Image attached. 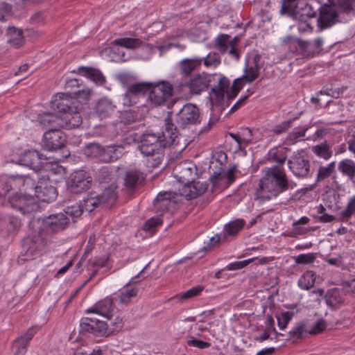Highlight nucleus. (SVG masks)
Instances as JSON below:
<instances>
[{
  "label": "nucleus",
  "instance_id": "b1692460",
  "mask_svg": "<svg viewBox=\"0 0 355 355\" xmlns=\"http://www.w3.org/2000/svg\"><path fill=\"white\" fill-rule=\"evenodd\" d=\"M42 155L37 150H28L21 157L20 161L24 166L38 171L42 168Z\"/></svg>",
  "mask_w": 355,
  "mask_h": 355
},
{
  "label": "nucleus",
  "instance_id": "e2e57ef3",
  "mask_svg": "<svg viewBox=\"0 0 355 355\" xmlns=\"http://www.w3.org/2000/svg\"><path fill=\"white\" fill-rule=\"evenodd\" d=\"M202 291V287L201 286L193 287L191 289L181 293L179 297L182 300H186L189 298L197 296Z\"/></svg>",
  "mask_w": 355,
  "mask_h": 355
},
{
  "label": "nucleus",
  "instance_id": "bb28decb",
  "mask_svg": "<svg viewBox=\"0 0 355 355\" xmlns=\"http://www.w3.org/2000/svg\"><path fill=\"white\" fill-rule=\"evenodd\" d=\"M202 59L200 58H186L181 60L178 65L180 73L184 76H189L202 64Z\"/></svg>",
  "mask_w": 355,
  "mask_h": 355
},
{
  "label": "nucleus",
  "instance_id": "3c124183",
  "mask_svg": "<svg viewBox=\"0 0 355 355\" xmlns=\"http://www.w3.org/2000/svg\"><path fill=\"white\" fill-rule=\"evenodd\" d=\"M259 69L257 67H245V73L241 76L245 83H250L259 76Z\"/></svg>",
  "mask_w": 355,
  "mask_h": 355
},
{
  "label": "nucleus",
  "instance_id": "4c0bfd02",
  "mask_svg": "<svg viewBox=\"0 0 355 355\" xmlns=\"http://www.w3.org/2000/svg\"><path fill=\"white\" fill-rule=\"evenodd\" d=\"M103 147L98 143H89L84 148V154L90 158H98L101 161Z\"/></svg>",
  "mask_w": 355,
  "mask_h": 355
},
{
  "label": "nucleus",
  "instance_id": "f8f14e48",
  "mask_svg": "<svg viewBox=\"0 0 355 355\" xmlns=\"http://www.w3.org/2000/svg\"><path fill=\"white\" fill-rule=\"evenodd\" d=\"M66 135L60 130L50 129L44 132L42 139V148L48 151H55L65 146Z\"/></svg>",
  "mask_w": 355,
  "mask_h": 355
},
{
  "label": "nucleus",
  "instance_id": "5701e85b",
  "mask_svg": "<svg viewBox=\"0 0 355 355\" xmlns=\"http://www.w3.org/2000/svg\"><path fill=\"white\" fill-rule=\"evenodd\" d=\"M67 97V98L76 101V107L82 109V105L86 104L90 99L92 90L88 87H83L81 89L75 91H69L67 93H60Z\"/></svg>",
  "mask_w": 355,
  "mask_h": 355
},
{
  "label": "nucleus",
  "instance_id": "f257e3e1",
  "mask_svg": "<svg viewBox=\"0 0 355 355\" xmlns=\"http://www.w3.org/2000/svg\"><path fill=\"white\" fill-rule=\"evenodd\" d=\"M178 136V128L173 122L172 112H168L164 119V128L162 132L159 135L144 134L138 148L144 156L148 157V163L150 166L156 168L164 159V149L173 145Z\"/></svg>",
  "mask_w": 355,
  "mask_h": 355
},
{
  "label": "nucleus",
  "instance_id": "4be33fe9",
  "mask_svg": "<svg viewBox=\"0 0 355 355\" xmlns=\"http://www.w3.org/2000/svg\"><path fill=\"white\" fill-rule=\"evenodd\" d=\"M175 193L171 192L159 193L154 200L155 207L159 211H171L175 209L177 201Z\"/></svg>",
  "mask_w": 355,
  "mask_h": 355
},
{
  "label": "nucleus",
  "instance_id": "338daca9",
  "mask_svg": "<svg viewBox=\"0 0 355 355\" xmlns=\"http://www.w3.org/2000/svg\"><path fill=\"white\" fill-rule=\"evenodd\" d=\"M187 345L199 349H206L211 346L209 342L198 340L194 337H191V339L187 341Z\"/></svg>",
  "mask_w": 355,
  "mask_h": 355
},
{
  "label": "nucleus",
  "instance_id": "6e6552de",
  "mask_svg": "<svg viewBox=\"0 0 355 355\" xmlns=\"http://www.w3.org/2000/svg\"><path fill=\"white\" fill-rule=\"evenodd\" d=\"M69 222V218L63 213L51 214L45 218L33 220V224L40 225L44 231H46L48 235L49 232H57L64 230Z\"/></svg>",
  "mask_w": 355,
  "mask_h": 355
},
{
  "label": "nucleus",
  "instance_id": "09e8293b",
  "mask_svg": "<svg viewBox=\"0 0 355 355\" xmlns=\"http://www.w3.org/2000/svg\"><path fill=\"white\" fill-rule=\"evenodd\" d=\"M208 189V184L207 182H201L200 181L191 182V189H194L195 193L189 194V200H192L198 198L203 194Z\"/></svg>",
  "mask_w": 355,
  "mask_h": 355
},
{
  "label": "nucleus",
  "instance_id": "5fc2aeb1",
  "mask_svg": "<svg viewBox=\"0 0 355 355\" xmlns=\"http://www.w3.org/2000/svg\"><path fill=\"white\" fill-rule=\"evenodd\" d=\"M37 183L35 180L28 175L25 176L24 186L23 187V193H31V196H35Z\"/></svg>",
  "mask_w": 355,
  "mask_h": 355
},
{
  "label": "nucleus",
  "instance_id": "a19ab883",
  "mask_svg": "<svg viewBox=\"0 0 355 355\" xmlns=\"http://www.w3.org/2000/svg\"><path fill=\"white\" fill-rule=\"evenodd\" d=\"M245 222L242 218L230 221L225 225L224 230L227 236H236L243 228Z\"/></svg>",
  "mask_w": 355,
  "mask_h": 355
},
{
  "label": "nucleus",
  "instance_id": "c9c22d12",
  "mask_svg": "<svg viewBox=\"0 0 355 355\" xmlns=\"http://www.w3.org/2000/svg\"><path fill=\"white\" fill-rule=\"evenodd\" d=\"M338 171L344 175L353 180L355 178V162L350 159L340 161L338 166Z\"/></svg>",
  "mask_w": 355,
  "mask_h": 355
},
{
  "label": "nucleus",
  "instance_id": "4468645a",
  "mask_svg": "<svg viewBox=\"0 0 355 355\" xmlns=\"http://www.w3.org/2000/svg\"><path fill=\"white\" fill-rule=\"evenodd\" d=\"M57 196V189L49 179L40 178L36 185L35 197L43 202H50L55 200Z\"/></svg>",
  "mask_w": 355,
  "mask_h": 355
},
{
  "label": "nucleus",
  "instance_id": "1a4fd4ad",
  "mask_svg": "<svg viewBox=\"0 0 355 355\" xmlns=\"http://www.w3.org/2000/svg\"><path fill=\"white\" fill-rule=\"evenodd\" d=\"M10 206L26 215L31 214L38 209V205L31 193H23L15 191L9 198Z\"/></svg>",
  "mask_w": 355,
  "mask_h": 355
},
{
  "label": "nucleus",
  "instance_id": "774afa93",
  "mask_svg": "<svg viewBox=\"0 0 355 355\" xmlns=\"http://www.w3.org/2000/svg\"><path fill=\"white\" fill-rule=\"evenodd\" d=\"M137 116V113L132 110L124 111L122 114L123 120L125 123H132L136 121Z\"/></svg>",
  "mask_w": 355,
  "mask_h": 355
},
{
  "label": "nucleus",
  "instance_id": "680f3d73",
  "mask_svg": "<svg viewBox=\"0 0 355 355\" xmlns=\"http://www.w3.org/2000/svg\"><path fill=\"white\" fill-rule=\"evenodd\" d=\"M12 15L11 6L5 2L0 3V21H5Z\"/></svg>",
  "mask_w": 355,
  "mask_h": 355
},
{
  "label": "nucleus",
  "instance_id": "7c9ffc66",
  "mask_svg": "<svg viewBox=\"0 0 355 355\" xmlns=\"http://www.w3.org/2000/svg\"><path fill=\"white\" fill-rule=\"evenodd\" d=\"M324 298L327 304L332 308L340 306L344 302L343 291L338 288L328 290L324 295Z\"/></svg>",
  "mask_w": 355,
  "mask_h": 355
},
{
  "label": "nucleus",
  "instance_id": "8fccbe9b",
  "mask_svg": "<svg viewBox=\"0 0 355 355\" xmlns=\"http://www.w3.org/2000/svg\"><path fill=\"white\" fill-rule=\"evenodd\" d=\"M138 291L139 289L137 288H132L121 292L119 295L120 303L128 304L133 297H135L137 295Z\"/></svg>",
  "mask_w": 355,
  "mask_h": 355
},
{
  "label": "nucleus",
  "instance_id": "cd10ccee",
  "mask_svg": "<svg viewBox=\"0 0 355 355\" xmlns=\"http://www.w3.org/2000/svg\"><path fill=\"white\" fill-rule=\"evenodd\" d=\"M336 8L347 17H352L355 15V0H328Z\"/></svg>",
  "mask_w": 355,
  "mask_h": 355
},
{
  "label": "nucleus",
  "instance_id": "c85d7f7f",
  "mask_svg": "<svg viewBox=\"0 0 355 355\" xmlns=\"http://www.w3.org/2000/svg\"><path fill=\"white\" fill-rule=\"evenodd\" d=\"M8 43L15 48L21 46L24 44V37L21 29L10 26L6 33Z\"/></svg>",
  "mask_w": 355,
  "mask_h": 355
},
{
  "label": "nucleus",
  "instance_id": "7ed1b4c3",
  "mask_svg": "<svg viewBox=\"0 0 355 355\" xmlns=\"http://www.w3.org/2000/svg\"><path fill=\"white\" fill-rule=\"evenodd\" d=\"M76 101L67 98L63 94H57L51 101V107L61 114L62 128L72 129L82 123L80 109L76 107Z\"/></svg>",
  "mask_w": 355,
  "mask_h": 355
},
{
  "label": "nucleus",
  "instance_id": "603ef678",
  "mask_svg": "<svg viewBox=\"0 0 355 355\" xmlns=\"http://www.w3.org/2000/svg\"><path fill=\"white\" fill-rule=\"evenodd\" d=\"M355 213V196H352L347 202L346 208L340 214L343 220L349 219Z\"/></svg>",
  "mask_w": 355,
  "mask_h": 355
},
{
  "label": "nucleus",
  "instance_id": "2eb2a0df",
  "mask_svg": "<svg viewBox=\"0 0 355 355\" xmlns=\"http://www.w3.org/2000/svg\"><path fill=\"white\" fill-rule=\"evenodd\" d=\"M196 173V167L191 162H183L177 164L173 171L174 178L182 184L191 183Z\"/></svg>",
  "mask_w": 355,
  "mask_h": 355
},
{
  "label": "nucleus",
  "instance_id": "393cba45",
  "mask_svg": "<svg viewBox=\"0 0 355 355\" xmlns=\"http://www.w3.org/2000/svg\"><path fill=\"white\" fill-rule=\"evenodd\" d=\"M116 106L113 102L107 98L100 99L96 104L94 112L96 114L102 119L112 115L116 110Z\"/></svg>",
  "mask_w": 355,
  "mask_h": 355
},
{
  "label": "nucleus",
  "instance_id": "ea45409f",
  "mask_svg": "<svg viewBox=\"0 0 355 355\" xmlns=\"http://www.w3.org/2000/svg\"><path fill=\"white\" fill-rule=\"evenodd\" d=\"M315 273L307 271L304 273L298 280V286L304 290H309L313 287L315 282Z\"/></svg>",
  "mask_w": 355,
  "mask_h": 355
},
{
  "label": "nucleus",
  "instance_id": "69168bd1",
  "mask_svg": "<svg viewBox=\"0 0 355 355\" xmlns=\"http://www.w3.org/2000/svg\"><path fill=\"white\" fill-rule=\"evenodd\" d=\"M230 38L228 35L221 34L216 39V44L218 46L220 51L225 52L227 50V42Z\"/></svg>",
  "mask_w": 355,
  "mask_h": 355
},
{
  "label": "nucleus",
  "instance_id": "412c9836",
  "mask_svg": "<svg viewBox=\"0 0 355 355\" xmlns=\"http://www.w3.org/2000/svg\"><path fill=\"white\" fill-rule=\"evenodd\" d=\"M210 81V76L208 74L198 73L189 80L187 86L192 94H200L208 88Z\"/></svg>",
  "mask_w": 355,
  "mask_h": 355
},
{
  "label": "nucleus",
  "instance_id": "864d4df0",
  "mask_svg": "<svg viewBox=\"0 0 355 355\" xmlns=\"http://www.w3.org/2000/svg\"><path fill=\"white\" fill-rule=\"evenodd\" d=\"M297 0H282L281 15H292L295 12Z\"/></svg>",
  "mask_w": 355,
  "mask_h": 355
},
{
  "label": "nucleus",
  "instance_id": "423d86ee",
  "mask_svg": "<svg viewBox=\"0 0 355 355\" xmlns=\"http://www.w3.org/2000/svg\"><path fill=\"white\" fill-rule=\"evenodd\" d=\"M347 18L334 4L328 1L322 3L320 8L319 16L317 19L318 28L320 31L331 28L338 23L346 21Z\"/></svg>",
  "mask_w": 355,
  "mask_h": 355
},
{
  "label": "nucleus",
  "instance_id": "c03bdc74",
  "mask_svg": "<svg viewBox=\"0 0 355 355\" xmlns=\"http://www.w3.org/2000/svg\"><path fill=\"white\" fill-rule=\"evenodd\" d=\"M312 151L317 156L325 160L329 159L332 156L330 146L326 142L313 146Z\"/></svg>",
  "mask_w": 355,
  "mask_h": 355
},
{
  "label": "nucleus",
  "instance_id": "49530a36",
  "mask_svg": "<svg viewBox=\"0 0 355 355\" xmlns=\"http://www.w3.org/2000/svg\"><path fill=\"white\" fill-rule=\"evenodd\" d=\"M83 210L82 203L74 202L70 205H67L64 209V213L63 214L67 217H71L73 221H75L74 219L80 216Z\"/></svg>",
  "mask_w": 355,
  "mask_h": 355
},
{
  "label": "nucleus",
  "instance_id": "37998d69",
  "mask_svg": "<svg viewBox=\"0 0 355 355\" xmlns=\"http://www.w3.org/2000/svg\"><path fill=\"white\" fill-rule=\"evenodd\" d=\"M151 86L150 83L142 82L130 85L127 90L137 98L138 95L149 92Z\"/></svg>",
  "mask_w": 355,
  "mask_h": 355
},
{
  "label": "nucleus",
  "instance_id": "9d476101",
  "mask_svg": "<svg viewBox=\"0 0 355 355\" xmlns=\"http://www.w3.org/2000/svg\"><path fill=\"white\" fill-rule=\"evenodd\" d=\"M80 334L85 336L87 334L94 336H107L110 334L108 324L99 319L94 318H83L80 322Z\"/></svg>",
  "mask_w": 355,
  "mask_h": 355
},
{
  "label": "nucleus",
  "instance_id": "bf43d9fd",
  "mask_svg": "<svg viewBox=\"0 0 355 355\" xmlns=\"http://www.w3.org/2000/svg\"><path fill=\"white\" fill-rule=\"evenodd\" d=\"M315 254L313 253L301 254L295 258L297 264H311L315 260Z\"/></svg>",
  "mask_w": 355,
  "mask_h": 355
},
{
  "label": "nucleus",
  "instance_id": "f704fd0d",
  "mask_svg": "<svg viewBox=\"0 0 355 355\" xmlns=\"http://www.w3.org/2000/svg\"><path fill=\"white\" fill-rule=\"evenodd\" d=\"M102 205L99 195L95 193H90L84 198L82 203L83 209L92 212Z\"/></svg>",
  "mask_w": 355,
  "mask_h": 355
},
{
  "label": "nucleus",
  "instance_id": "e433bc0d",
  "mask_svg": "<svg viewBox=\"0 0 355 355\" xmlns=\"http://www.w3.org/2000/svg\"><path fill=\"white\" fill-rule=\"evenodd\" d=\"M142 41L137 38L123 37L114 40L112 46H119L129 49H135L141 46Z\"/></svg>",
  "mask_w": 355,
  "mask_h": 355
},
{
  "label": "nucleus",
  "instance_id": "72a5a7b5",
  "mask_svg": "<svg viewBox=\"0 0 355 355\" xmlns=\"http://www.w3.org/2000/svg\"><path fill=\"white\" fill-rule=\"evenodd\" d=\"M293 14L299 21H306L315 18L317 15V11L310 4L306 3L299 10H295Z\"/></svg>",
  "mask_w": 355,
  "mask_h": 355
},
{
  "label": "nucleus",
  "instance_id": "aec40b11",
  "mask_svg": "<svg viewBox=\"0 0 355 355\" xmlns=\"http://www.w3.org/2000/svg\"><path fill=\"white\" fill-rule=\"evenodd\" d=\"M26 175H16L8 177L2 175L0 177V188L5 193H8L10 191L14 190L22 193L24 186V180Z\"/></svg>",
  "mask_w": 355,
  "mask_h": 355
},
{
  "label": "nucleus",
  "instance_id": "a211bd4d",
  "mask_svg": "<svg viewBox=\"0 0 355 355\" xmlns=\"http://www.w3.org/2000/svg\"><path fill=\"white\" fill-rule=\"evenodd\" d=\"M21 226L20 220L14 216L0 214V234L3 236L15 234Z\"/></svg>",
  "mask_w": 355,
  "mask_h": 355
},
{
  "label": "nucleus",
  "instance_id": "13d9d810",
  "mask_svg": "<svg viewBox=\"0 0 355 355\" xmlns=\"http://www.w3.org/2000/svg\"><path fill=\"white\" fill-rule=\"evenodd\" d=\"M327 328V322L323 318L318 319L313 327L308 331L311 335H317L323 332Z\"/></svg>",
  "mask_w": 355,
  "mask_h": 355
},
{
  "label": "nucleus",
  "instance_id": "0e129e2a",
  "mask_svg": "<svg viewBox=\"0 0 355 355\" xmlns=\"http://www.w3.org/2000/svg\"><path fill=\"white\" fill-rule=\"evenodd\" d=\"M162 223V220L160 217H152L144 223V230L152 232L156 227L161 225Z\"/></svg>",
  "mask_w": 355,
  "mask_h": 355
},
{
  "label": "nucleus",
  "instance_id": "dca6fc26",
  "mask_svg": "<svg viewBox=\"0 0 355 355\" xmlns=\"http://www.w3.org/2000/svg\"><path fill=\"white\" fill-rule=\"evenodd\" d=\"M91 182L92 178L85 171H76L71 175L69 189L72 193H80L89 188Z\"/></svg>",
  "mask_w": 355,
  "mask_h": 355
},
{
  "label": "nucleus",
  "instance_id": "6ab92c4d",
  "mask_svg": "<svg viewBox=\"0 0 355 355\" xmlns=\"http://www.w3.org/2000/svg\"><path fill=\"white\" fill-rule=\"evenodd\" d=\"M114 309L112 299L106 297L96 302L92 308L87 309L86 313H96L107 320H112Z\"/></svg>",
  "mask_w": 355,
  "mask_h": 355
},
{
  "label": "nucleus",
  "instance_id": "de8ad7c7",
  "mask_svg": "<svg viewBox=\"0 0 355 355\" xmlns=\"http://www.w3.org/2000/svg\"><path fill=\"white\" fill-rule=\"evenodd\" d=\"M208 189V184L207 182H201L200 181L191 182V189H194L195 193L189 194V200H192L198 198L203 194Z\"/></svg>",
  "mask_w": 355,
  "mask_h": 355
},
{
  "label": "nucleus",
  "instance_id": "ddd939ff",
  "mask_svg": "<svg viewBox=\"0 0 355 355\" xmlns=\"http://www.w3.org/2000/svg\"><path fill=\"white\" fill-rule=\"evenodd\" d=\"M298 54L304 58H311L320 53L322 51L323 40L316 38L314 41H306L301 39L297 40Z\"/></svg>",
  "mask_w": 355,
  "mask_h": 355
},
{
  "label": "nucleus",
  "instance_id": "20e7f679",
  "mask_svg": "<svg viewBox=\"0 0 355 355\" xmlns=\"http://www.w3.org/2000/svg\"><path fill=\"white\" fill-rule=\"evenodd\" d=\"M33 230L22 241L24 254L19 256L18 262L24 263L34 259L35 256L42 254L47 246L49 239L46 231H44L40 225H34L33 220L31 223Z\"/></svg>",
  "mask_w": 355,
  "mask_h": 355
},
{
  "label": "nucleus",
  "instance_id": "052dcab7",
  "mask_svg": "<svg viewBox=\"0 0 355 355\" xmlns=\"http://www.w3.org/2000/svg\"><path fill=\"white\" fill-rule=\"evenodd\" d=\"M202 59L204 61V64L206 67H216L220 62V56L216 53H210L207 55L206 58H202Z\"/></svg>",
  "mask_w": 355,
  "mask_h": 355
},
{
  "label": "nucleus",
  "instance_id": "39448f33",
  "mask_svg": "<svg viewBox=\"0 0 355 355\" xmlns=\"http://www.w3.org/2000/svg\"><path fill=\"white\" fill-rule=\"evenodd\" d=\"M173 87L168 82L153 84L149 90V100L155 106L166 105L171 109L179 103L178 99L172 98Z\"/></svg>",
  "mask_w": 355,
  "mask_h": 355
},
{
  "label": "nucleus",
  "instance_id": "79ce46f5",
  "mask_svg": "<svg viewBox=\"0 0 355 355\" xmlns=\"http://www.w3.org/2000/svg\"><path fill=\"white\" fill-rule=\"evenodd\" d=\"M336 162H332L325 166L318 168L316 176V182H320L328 178L335 172Z\"/></svg>",
  "mask_w": 355,
  "mask_h": 355
},
{
  "label": "nucleus",
  "instance_id": "a18cd8bd",
  "mask_svg": "<svg viewBox=\"0 0 355 355\" xmlns=\"http://www.w3.org/2000/svg\"><path fill=\"white\" fill-rule=\"evenodd\" d=\"M99 196L102 204H112L117 198L116 187L111 185L108 188L105 189Z\"/></svg>",
  "mask_w": 355,
  "mask_h": 355
},
{
  "label": "nucleus",
  "instance_id": "f03ea898",
  "mask_svg": "<svg viewBox=\"0 0 355 355\" xmlns=\"http://www.w3.org/2000/svg\"><path fill=\"white\" fill-rule=\"evenodd\" d=\"M297 184L288 179L283 168L273 166L266 170L264 176L259 180L257 193L258 198L270 200L279 194L296 187Z\"/></svg>",
  "mask_w": 355,
  "mask_h": 355
},
{
  "label": "nucleus",
  "instance_id": "473e14b6",
  "mask_svg": "<svg viewBox=\"0 0 355 355\" xmlns=\"http://www.w3.org/2000/svg\"><path fill=\"white\" fill-rule=\"evenodd\" d=\"M306 324L304 322H300L288 332V338L285 340H290L292 343H297L303 338L304 334L308 332L306 329Z\"/></svg>",
  "mask_w": 355,
  "mask_h": 355
},
{
  "label": "nucleus",
  "instance_id": "58836bf2",
  "mask_svg": "<svg viewBox=\"0 0 355 355\" xmlns=\"http://www.w3.org/2000/svg\"><path fill=\"white\" fill-rule=\"evenodd\" d=\"M119 147L116 146H107L106 148H103L101 161L107 163L117 160L121 155V151L119 150Z\"/></svg>",
  "mask_w": 355,
  "mask_h": 355
},
{
  "label": "nucleus",
  "instance_id": "0eeeda50",
  "mask_svg": "<svg viewBox=\"0 0 355 355\" xmlns=\"http://www.w3.org/2000/svg\"><path fill=\"white\" fill-rule=\"evenodd\" d=\"M175 122L182 128L200 123L199 108L193 103L184 104L175 114Z\"/></svg>",
  "mask_w": 355,
  "mask_h": 355
},
{
  "label": "nucleus",
  "instance_id": "6e6d98bb",
  "mask_svg": "<svg viewBox=\"0 0 355 355\" xmlns=\"http://www.w3.org/2000/svg\"><path fill=\"white\" fill-rule=\"evenodd\" d=\"M293 316V313L290 311L283 312L277 315V324L279 329L282 330L286 329Z\"/></svg>",
  "mask_w": 355,
  "mask_h": 355
},
{
  "label": "nucleus",
  "instance_id": "2f4dec72",
  "mask_svg": "<svg viewBox=\"0 0 355 355\" xmlns=\"http://www.w3.org/2000/svg\"><path fill=\"white\" fill-rule=\"evenodd\" d=\"M78 72L94 81L97 85H102L105 82V78L102 73L96 69L87 67H80L78 69Z\"/></svg>",
  "mask_w": 355,
  "mask_h": 355
},
{
  "label": "nucleus",
  "instance_id": "a878e982",
  "mask_svg": "<svg viewBox=\"0 0 355 355\" xmlns=\"http://www.w3.org/2000/svg\"><path fill=\"white\" fill-rule=\"evenodd\" d=\"M38 121L44 127H49L50 129L60 130L62 128V119L60 113L58 115L51 112H44L38 116Z\"/></svg>",
  "mask_w": 355,
  "mask_h": 355
},
{
  "label": "nucleus",
  "instance_id": "9b49d317",
  "mask_svg": "<svg viewBox=\"0 0 355 355\" xmlns=\"http://www.w3.org/2000/svg\"><path fill=\"white\" fill-rule=\"evenodd\" d=\"M288 166L292 173L298 178H306L310 172V162L303 150L294 153L288 160Z\"/></svg>",
  "mask_w": 355,
  "mask_h": 355
},
{
  "label": "nucleus",
  "instance_id": "f3484780",
  "mask_svg": "<svg viewBox=\"0 0 355 355\" xmlns=\"http://www.w3.org/2000/svg\"><path fill=\"white\" fill-rule=\"evenodd\" d=\"M230 84V83L228 78L222 77L219 79L218 86L211 89V99L212 111L218 108V111L221 112L220 105L224 99L225 93L227 92Z\"/></svg>",
  "mask_w": 355,
  "mask_h": 355
},
{
  "label": "nucleus",
  "instance_id": "4d7b16f0",
  "mask_svg": "<svg viewBox=\"0 0 355 355\" xmlns=\"http://www.w3.org/2000/svg\"><path fill=\"white\" fill-rule=\"evenodd\" d=\"M28 343V341L23 339L21 337L17 338L14 342V346L16 348L15 355H24Z\"/></svg>",
  "mask_w": 355,
  "mask_h": 355
},
{
  "label": "nucleus",
  "instance_id": "c756f323",
  "mask_svg": "<svg viewBox=\"0 0 355 355\" xmlns=\"http://www.w3.org/2000/svg\"><path fill=\"white\" fill-rule=\"evenodd\" d=\"M144 180L141 172L137 170H130L125 173L124 178V184L129 189H132L141 184Z\"/></svg>",
  "mask_w": 355,
  "mask_h": 355
}]
</instances>
